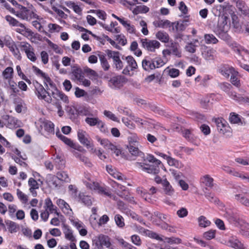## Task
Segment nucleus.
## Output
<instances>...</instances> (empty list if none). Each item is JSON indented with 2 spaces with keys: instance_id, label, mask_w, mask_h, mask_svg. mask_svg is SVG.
<instances>
[{
  "instance_id": "59",
  "label": "nucleus",
  "mask_w": 249,
  "mask_h": 249,
  "mask_svg": "<svg viewBox=\"0 0 249 249\" xmlns=\"http://www.w3.org/2000/svg\"><path fill=\"white\" fill-rule=\"evenodd\" d=\"M9 50L13 53L15 57H16L18 59H21V56L20 52L16 45L12 44L9 47Z\"/></svg>"
},
{
  "instance_id": "24",
  "label": "nucleus",
  "mask_w": 249,
  "mask_h": 249,
  "mask_svg": "<svg viewBox=\"0 0 249 249\" xmlns=\"http://www.w3.org/2000/svg\"><path fill=\"white\" fill-rule=\"evenodd\" d=\"M45 210L49 211L50 213H55L57 215H59V213L56 211V207L54 206L50 198H47L45 200Z\"/></svg>"
},
{
  "instance_id": "10",
  "label": "nucleus",
  "mask_w": 249,
  "mask_h": 249,
  "mask_svg": "<svg viewBox=\"0 0 249 249\" xmlns=\"http://www.w3.org/2000/svg\"><path fill=\"white\" fill-rule=\"evenodd\" d=\"M56 135L66 144L69 145L74 149H75L79 152H81L84 150L81 146L77 143H74L71 139L61 134L59 131L56 132Z\"/></svg>"
},
{
  "instance_id": "7",
  "label": "nucleus",
  "mask_w": 249,
  "mask_h": 249,
  "mask_svg": "<svg viewBox=\"0 0 249 249\" xmlns=\"http://www.w3.org/2000/svg\"><path fill=\"white\" fill-rule=\"evenodd\" d=\"M37 126L40 132L44 130L49 133H54V124L50 121L41 119L38 121Z\"/></svg>"
},
{
  "instance_id": "45",
  "label": "nucleus",
  "mask_w": 249,
  "mask_h": 249,
  "mask_svg": "<svg viewBox=\"0 0 249 249\" xmlns=\"http://www.w3.org/2000/svg\"><path fill=\"white\" fill-rule=\"evenodd\" d=\"M205 42L206 44H216L218 42V40L213 34H205L204 35Z\"/></svg>"
},
{
  "instance_id": "11",
  "label": "nucleus",
  "mask_w": 249,
  "mask_h": 249,
  "mask_svg": "<svg viewBox=\"0 0 249 249\" xmlns=\"http://www.w3.org/2000/svg\"><path fill=\"white\" fill-rule=\"evenodd\" d=\"M237 71L231 66L229 65H223L220 67L218 70L219 72L226 78H229Z\"/></svg>"
},
{
  "instance_id": "12",
  "label": "nucleus",
  "mask_w": 249,
  "mask_h": 249,
  "mask_svg": "<svg viewBox=\"0 0 249 249\" xmlns=\"http://www.w3.org/2000/svg\"><path fill=\"white\" fill-rule=\"evenodd\" d=\"M230 28V20L228 15L223 14L219 17L217 29L229 30Z\"/></svg>"
},
{
  "instance_id": "1",
  "label": "nucleus",
  "mask_w": 249,
  "mask_h": 249,
  "mask_svg": "<svg viewBox=\"0 0 249 249\" xmlns=\"http://www.w3.org/2000/svg\"><path fill=\"white\" fill-rule=\"evenodd\" d=\"M161 162L152 154H147L143 157L141 162H136L135 166L138 169L148 174L157 175L160 171Z\"/></svg>"
},
{
  "instance_id": "26",
  "label": "nucleus",
  "mask_w": 249,
  "mask_h": 249,
  "mask_svg": "<svg viewBox=\"0 0 249 249\" xmlns=\"http://www.w3.org/2000/svg\"><path fill=\"white\" fill-rule=\"evenodd\" d=\"M157 39L163 43H169L170 37L167 33L164 31H159L155 35Z\"/></svg>"
},
{
  "instance_id": "16",
  "label": "nucleus",
  "mask_w": 249,
  "mask_h": 249,
  "mask_svg": "<svg viewBox=\"0 0 249 249\" xmlns=\"http://www.w3.org/2000/svg\"><path fill=\"white\" fill-rule=\"evenodd\" d=\"M17 28L15 31L26 36L33 37L34 36V33L30 29L27 28L23 24L19 22L18 24L16 26Z\"/></svg>"
},
{
  "instance_id": "61",
  "label": "nucleus",
  "mask_w": 249,
  "mask_h": 249,
  "mask_svg": "<svg viewBox=\"0 0 249 249\" xmlns=\"http://www.w3.org/2000/svg\"><path fill=\"white\" fill-rule=\"evenodd\" d=\"M115 186L114 187H117V194L119 195V194H127L128 191L127 190V188L121 184H119L118 183L115 182L114 183Z\"/></svg>"
},
{
  "instance_id": "47",
  "label": "nucleus",
  "mask_w": 249,
  "mask_h": 249,
  "mask_svg": "<svg viewBox=\"0 0 249 249\" xmlns=\"http://www.w3.org/2000/svg\"><path fill=\"white\" fill-rule=\"evenodd\" d=\"M79 197L81 202L86 205L90 206L92 204V199L90 196H87L84 193H80Z\"/></svg>"
},
{
  "instance_id": "58",
  "label": "nucleus",
  "mask_w": 249,
  "mask_h": 249,
  "mask_svg": "<svg viewBox=\"0 0 249 249\" xmlns=\"http://www.w3.org/2000/svg\"><path fill=\"white\" fill-rule=\"evenodd\" d=\"M21 51H24L25 53L29 52L31 50H33L32 46L26 42H21L19 45Z\"/></svg>"
},
{
  "instance_id": "18",
  "label": "nucleus",
  "mask_w": 249,
  "mask_h": 249,
  "mask_svg": "<svg viewBox=\"0 0 249 249\" xmlns=\"http://www.w3.org/2000/svg\"><path fill=\"white\" fill-rule=\"evenodd\" d=\"M231 221L233 220L235 221V224L236 226L239 227L240 228L239 233L242 232V231H246L249 230V223H247L241 219H236L235 217L230 216Z\"/></svg>"
},
{
  "instance_id": "42",
  "label": "nucleus",
  "mask_w": 249,
  "mask_h": 249,
  "mask_svg": "<svg viewBox=\"0 0 249 249\" xmlns=\"http://www.w3.org/2000/svg\"><path fill=\"white\" fill-rule=\"evenodd\" d=\"M169 43V45H168L169 47L171 48V51H172V53L178 56V57L180 56V52L178 49V46L177 43L174 42L173 40H170Z\"/></svg>"
},
{
  "instance_id": "20",
  "label": "nucleus",
  "mask_w": 249,
  "mask_h": 249,
  "mask_svg": "<svg viewBox=\"0 0 249 249\" xmlns=\"http://www.w3.org/2000/svg\"><path fill=\"white\" fill-rule=\"evenodd\" d=\"M236 6L241 14L249 17V8L243 1L238 0L236 1Z\"/></svg>"
},
{
  "instance_id": "52",
  "label": "nucleus",
  "mask_w": 249,
  "mask_h": 249,
  "mask_svg": "<svg viewBox=\"0 0 249 249\" xmlns=\"http://www.w3.org/2000/svg\"><path fill=\"white\" fill-rule=\"evenodd\" d=\"M100 244L102 246H105L107 248H109L111 245V243L109 241V238L108 236L105 235H102L99 236V238Z\"/></svg>"
},
{
  "instance_id": "33",
  "label": "nucleus",
  "mask_w": 249,
  "mask_h": 249,
  "mask_svg": "<svg viewBox=\"0 0 249 249\" xmlns=\"http://www.w3.org/2000/svg\"><path fill=\"white\" fill-rule=\"evenodd\" d=\"M65 5L72 9L75 13L78 15H81L82 13V9L79 5L76 4L74 2L71 1H67L65 2Z\"/></svg>"
},
{
  "instance_id": "8",
  "label": "nucleus",
  "mask_w": 249,
  "mask_h": 249,
  "mask_svg": "<svg viewBox=\"0 0 249 249\" xmlns=\"http://www.w3.org/2000/svg\"><path fill=\"white\" fill-rule=\"evenodd\" d=\"M122 59L125 60L127 64L123 71V74L128 75L130 73V70L134 71L137 68V62L132 56L129 55L125 57L123 56Z\"/></svg>"
},
{
  "instance_id": "64",
  "label": "nucleus",
  "mask_w": 249,
  "mask_h": 249,
  "mask_svg": "<svg viewBox=\"0 0 249 249\" xmlns=\"http://www.w3.org/2000/svg\"><path fill=\"white\" fill-rule=\"evenodd\" d=\"M231 18L233 27L236 29H239L240 28V25L237 16L233 13L231 14Z\"/></svg>"
},
{
  "instance_id": "54",
  "label": "nucleus",
  "mask_w": 249,
  "mask_h": 249,
  "mask_svg": "<svg viewBox=\"0 0 249 249\" xmlns=\"http://www.w3.org/2000/svg\"><path fill=\"white\" fill-rule=\"evenodd\" d=\"M235 199L238 201L246 206L249 207V199L240 195H235Z\"/></svg>"
},
{
  "instance_id": "35",
  "label": "nucleus",
  "mask_w": 249,
  "mask_h": 249,
  "mask_svg": "<svg viewBox=\"0 0 249 249\" xmlns=\"http://www.w3.org/2000/svg\"><path fill=\"white\" fill-rule=\"evenodd\" d=\"M42 78L44 79V83L47 89H50L49 87L52 88V91H54L57 88L54 83L53 82L47 74Z\"/></svg>"
},
{
  "instance_id": "48",
  "label": "nucleus",
  "mask_w": 249,
  "mask_h": 249,
  "mask_svg": "<svg viewBox=\"0 0 249 249\" xmlns=\"http://www.w3.org/2000/svg\"><path fill=\"white\" fill-rule=\"evenodd\" d=\"M123 26L126 29L127 31L130 34L135 33V28L133 25L130 24L129 21L125 20L124 19L121 23Z\"/></svg>"
},
{
  "instance_id": "23",
  "label": "nucleus",
  "mask_w": 249,
  "mask_h": 249,
  "mask_svg": "<svg viewBox=\"0 0 249 249\" xmlns=\"http://www.w3.org/2000/svg\"><path fill=\"white\" fill-rule=\"evenodd\" d=\"M73 226L78 230L79 233L82 236H85L87 234V231L85 229V226L79 220H74L71 221Z\"/></svg>"
},
{
  "instance_id": "27",
  "label": "nucleus",
  "mask_w": 249,
  "mask_h": 249,
  "mask_svg": "<svg viewBox=\"0 0 249 249\" xmlns=\"http://www.w3.org/2000/svg\"><path fill=\"white\" fill-rule=\"evenodd\" d=\"M52 96L57 100L60 99L65 103L68 102V97L57 89L54 91H52Z\"/></svg>"
},
{
  "instance_id": "21",
  "label": "nucleus",
  "mask_w": 249,
  "mask_h": 249,
  "mask_svg": "<svg viewBox=\"0 0 249 249\" xmlns=\"http://www.w3.org/2000/svg\"><path fill=\"white\" fill-rule=\"evenodd\" d=\"M227 245L235 249H246L240 241L233 237H231L228 241Z\"/></svg>"
},
{
  "instance_id": "6",
  "label": "nucleus",
  "mask_w": 249,
  "mask_h": 249,
  "mask_svg": "<svg viewBox=\"0 0 249 249\" xmlns=\"http://www.w3.org/2000/svg\"><path fill=\"white\" fill-rule=\"evenodd\" d=\"M142 46L148 51L154 52L160 46V43L156 40H150L147 38L141 39Z\"/></svg>"
},
{
  "instance_id": "14",
  "label": "nucleus",
  "mask_w": 249,
  "mask_h": 249,
  "mask_svg": "<svg viewBox=\"0 0 249 249\" xmlns=\"http://www.w3.org/2000/svg\"><path fill=\"white\" fill-rule=\"evenodd\" d=\"M71 79L76 82L82 80V77L84 76L82 69L77 65L71 67Z\"/></svg>"
},
{
  "instance_id": "30",
  "label": "nucleus",
  "mask_w": 249,
  "mask_h": 249,
  "mask_svg": "<svg viewBox=\"0 0 249 249\" xmlns=\"http://www.w3.org/2000/svg\"><path fill=\"white\" fill-rule=\"evenodd\" d=\"M162 187L166 195L172 196L174 194L175 191L174 189L166 178L164 179V181L163 182Z\"/></svg>"
},
{
  "instance_id": "29",
  "label": "nucleus",
  "mask_w": 249,
  "mask_h": 249,
  "mask_svg": "<svg viewBox=\"0 0 249 249\" xmlns=\"http://www.w3.org/2000/svg\"><path fill=\"white\" fill-rule=\"evenodd\" d=\"M229 30L217 29L215 33L217 36L221 39L230 42L231 39V36L228 34Z\"/></svg>"
},
{
  "instance_id": "22",
  "label": "nucleus",
  "mask_w": 249,
  "mask_h": 249,
  "mask_svg": "<svg viewBox=\"0 0 249 249\" xmlns=\"http://www.w3.org/2000/svg\"><path fill=\"white\" fill-rule=\"evenodd\" d=\"M17 195L18 198L23 205V207L27 209H30V206H28V196L23 193L19 189L17 190Z\"/></svg>"
},
{
  "instance_id": "49",
  "label": "nucleus",
  "mask_w": 249,
  "mask_h": 249,
  "mask_svg": "<svg viewBox=\"0 0 249 249\" xmlns=\"http://www.w3.org/2000/svg\"><path fill=\"white\" fill-rule=\"evenodd\" d=\"M54 160L58 169H61L64 168L65 161L62 156L56 155L54 159Z\"/></svg>"
},
{
  "instance_id": "51",
  "label": "nucleus",
  "mask_w": 249,
  "mask_h": 249,
  "mask_svg": "<svg viewBox=\"0 0 249 249\" xmlns=\"http://www.w3.org/2000/svg\"><path fill=\"white\" fill-rule=\"evenodd\" d=\"M230 46L231 47L233 51L239 55L241 54V52L242 51H245V52H247V50L244 49L242 47L235 42L231 43Z\"/></svg>"
},
{
  "instance_id": "38",
  "label": "nucleus",
  "mask_w": 249,
  "mask_h": 249,
  "mask_svg": "<svg viewBox=\"0 0 249 249\" xmlns=\"http://www.w3.org/2000/svg\"><path fill=\"white\" fill-rule=\"evenodd\" d=\"M7 87L11 90V95L17 94L19 92L17 83L13 80L7 81Z\"/></svg>"
},
{
  "instance_id": "32",
  "label": "nucleus",
  "mask_w": 249,
  "mask_h": 249,
  "mask_svg": "<svg viewBox=\"0 0 249 249\" xmlns=\"http://www.w3.org/2000/svg\"><path fill=\"white\" fill-rule=\"evenodd\" d=\"M98 56L99 58L101 65L103 70L105 71H108L110 68V65L106 58L105 54L101 53H98Z\"/></svg>"
},
{
  "instance_id": "15",
  "label": "nucleus",
  "mask_w": 249,
  "mask_h": 249,
  "mask_svg": "<svg viewBox=\"0 0 249 249\" xmlns=\"http://www.w3.org/2000/svg\"><path fill=\"white\" fill-rule=\"evenodd\" d=\"M215 123L219 133L224 134L228 131V124L224 119L222 118L215 119Z\"/></svg>"
},
{
  "instance_id": "28",
  "label": "nucleus",
  "mask_w": 249,
  "mask_h": 249,
  "mask_svg": "<svg viewBox=\"0 0 249 249\" xmlns=\"http://www.w3.org/2000/svg\"><path fill=\"white\" fill-rule=\"evenodd\" d=\"M129 10H131L133 14L138 15L139 14H145L149 11V8L146 5H141L137 6L134 8H129Z\"/></svg>"
},
{
  "instance_id": "34",
  "label": "nucleus",
  "mask_w": 249,
  "mask_h": 249,
  "mask_svg": "<svg viewBox=\"0 0 249 249\" xmlns=\"http://www.w3.org/2000/svg\"><path fill=\"white\" fill-rule=\"evenodd\" d=\"M170 21L167 19H158L153 22V24L155 27L161 28H168V26L170 25Z\"/></svg>"
},
{
  "instance_id": "3",
  "label": "nucleus",
  "mask_w": 249,
  "mask_h": 249,
  "mask_svg": "<svg viewBox=\"0 0 249 249\" xmlns=\"http://www.w3.org/2000/svg\"><path fill=\"white\" fill-rule=\"evenodd\" d=\"M34 86L35 94L39 100H43L48 103H51L52 99L50 93L47 91L48 89H45L37 82L34 83Z\"/></svg>"
},
{
  "instance_id": "17",
  "label": "nucleus",
  "mask_w": 249,
  "mask_h": 249,
  "mask_svg": "<svg viewBox=\"0 0 249 249\" xmlns=\"http://www.w3.org/2000/svg\"><path fill=\"white\" fill-rule=\"evenodd\" d=\"M154 216L157 217L160 221L163 222V223H160L158 221L159 223H160L159 226L163 229H167L168 227V224L166 223L168 221V215L160 213L158 211L155 212L154 213Z\"/></svg>"
},
{
  "instance_id": "63",
  "label": "nucleus",
  "mask_w": 249,
  "mask_h": 249,
  "mask_svg": "<svg viewBox=\"0 0 249 249\" xmlns=\"http://www.w3.org/2000/svg\"><path fill=\"white\" fill-rule=\"evenodd\" d=\"M104 115L107 117L108 119L116 122H120L119 119L115 116V115L112 112L108 110H105L104 111Z\"/></svg>"
},
{
  "instance_id": "5",
  "label": "nucleus",
  "mask_w": 249,
  "mask_h": 249,
  "mask_svg": "<svg viewBox=\"0 0 249 249\" xmlns=\"http://www.w3.org/2000/svg\"><path fill=\"white\" fill-rule=\"evenodd\" d=\"M77 136L80 142L88 149L94 150V145L87 133L83 130L79 129L77 132Z\"/></svg>"
},
{
  "instance_id": "39",
  "label": "nucleus",
  "mask_w": 249,
  "mask_h": 249,
  "mask_svg": "<svg viewBox=\"0 0 249 249\" xmlns=\"http://www.w3.org/2000/svg\"><path fill=\"white\" fill-rule=\"evenodd\" d=\"M14 70L11 67H7L2 72L3 78L7 81L12 80L13 78Z\"/></svg>"
},
{
  "instance_id": "60",
  "label": "nucleus",
  "mask_w": 249,
  "mask_h": 249,
  "mask_svg": "<svg viewBox=\"0 0 249 249\" xmlns=\"http://www.w3.org/2000/svg\"><path fill=\"white\" fill-rule=\"evenodd\" d=\"M6 223L8 226V230L11 233L16 232L17 231V225L15 222L8 220L6 222Z\"/></svg>"
},
{
  "instance_id": "9",
  "label": "nucleus",
  "mask_w": 249,
  "mask_h": 249,
  "mask_svg": "<svg viewBox=\"0 0 249 249\" xmlns=\"http://www.w3.org/2000/svg\"><path fill=\"white\" fill-rule=\"evenodd\" d=\"M219 88L226 92L228 96L232 100H235L238 94L233 90L231 85L227 82H222L218 85Z\"/></svg>"
},
{
  "instance_id": "44",
  "label": "nucleus",
  "mask_w": 249,
  "mask_h": 249,
  "mask_svg": "<svg viewBox=\"0 0 249 249\" xmlns=\"http://www.w3.org/2000/svg\"><path fill=\"white\" fill-rule=\"evenodd\" d=\"M136 191L137 194L146 201H149L150 200V194L148 193L143 188L138 187L137 188Z\"/></svg>"
},
{
  "instance_id": "41",
  "label": "nucleus",
  "mask_w": 249,
  "mask_h": 249,
  "mask_svg": "<svg viewBox=\"0 0 249 249\" xmlns=\"http://www.w3.org/2000/svg\"><path fill=\"white\" fill-rule=\"evenodd\" d=\"M215 52V50L213 49H208L202 53V54L206 60H211L214 59Z\"/></svg>"
},
{
  "instance_id": "25",
  "label": "nucleus",
  "mask_w": 249,
  "mask_h": 249,
  "mask_svg": "<svg viewBox=\"0 0 249 249\" xmlns=\"http://www.w3.org/2000/svg\"><path fill=\"white\" fill-rule=\"evenodd\" d=\"M83 182L86 187L90 190H94L98 192H99V191H103V187L100 186L98 182L94 181L93 180L90 182L83 181Z\"/></svg>"
},
{
  "instance_id": "46",
  "label": "nucleus",
  "mask_w": 249,
  "mask_h": 249,
  "mask_svg": "<svg viewBox=\"0 0 249 249\" xmlns=\"http://www.w3.org/2000/svg\"><path fill=\"white\" fill-rule=\"evenodd\" d=\"M14 103L16 105L15 109L16 112L18 113L21 112L24 105L23 101L20 98H16L14 100Z\"/></svg>"
},
{
  "instance_id": "50",
  "label": "nucleus",
  "mask_w": 249,
  "mask_h": 249,
  "mask_svg": "<svg viewBox=\"0 0 249 249\" xmlns=\"http://www.w3.org/2000/svg\"><path fill=\"white\" fill-rule=\"evenodd\" d=\"M114 220L118 227L121 228L124 227L125 223L124 219L122 215L119 214H116L114 216Z\"/></svg>"
},
{
  "instance_id": "4",
  "label": "nucleus",
  "mask_w": 249,
  "mask_h": 249,
  "mask_svg": "<svg viewBox=\"0 0 249 249\" xmlns=\"http://www.w3.org/2000/svg\"><path fill=\"white\" fill-rule=\"evenodd\" d=\"M106 53L109 58L112 59L113 66L116 70H120L124 68V63L120 59V53L119 52L107 50Z\"/></svg>"
},
{
  "instance_id": "43",
  "label": "nucleus",
  "mask_w": 249,
  "mask_h": 249,
  "mask_svg": "<svg viewBox=\"0 0 249 249\" xmlns=\"http://www.w3.org/2000/svg\"><path fill=\"white\" fill-rule=\"evenodd\" d=\"M56 178L59 180L64 181V182H69L70 179L69 178V176L67 172L65 171H59L56 174V176H53V178Z\"/></svg>"
},
{
  "instance_id": "31",
  "label": "nucleus",
  "mask_w": 249,
  "mask_h": 249,
  "mask_svg": "<svg viewBox=\"0 0 249 249\" xmlns=\"http://www.w3.org/2000/svg\"><path fill=\"white\" fill-rule=\"evenodd\" d=\"M239 76V73L237 71L231 75L230 78L231 83L237 88H239L241 86V83Z\"/></svg>"
},
{
  "instance_id": "36",
  "label": "nucleus",
  "mask_w": 249,
  "mask_h": 249,
  "mask_svg": "<svg viewBox=\"0 0 249 249\" xmlns=\"http://www.w3.org/2000/svg\"><path fill=\"white\" fill-rule=\"evenodd\" d=\"M63 232L65 236V238L71 242H74L75 239L73 235L72 230L69 226L64 225L63 227Z\"/></svg>"
},
{
  "instance_id": "56",
  "label": "nucleus",
  "mask_w": 249,
  "mask_h": 249,
  "mask_svg": "<svg viewBox=\"0 0 249 249\" xmlns=\"http://www.w3.org/2000/svg\"><path fill=\"white\" fill-rule=\"evenodd\" d=\"M100 119L98 117H87L85 119V122L90 126H93L97 125Z\"/></svg>"
},
{
  "instance_id": "37",
  "label": "nucleus",
  "mask_w": 249,
  "mask_h": 249,
  "mask_svg": "<svg viewBox=\"0 0 249 249\" xmlns=\"http://www.w3.org/2000/svg\"><path fill=\"white\" fill-rule=\"evenodd\" d=\"M200 181L208 187L212 188L213 186V179L208 175H206L201 177Z\"/></svg>"
},
{
  "instance_id": "55",
  "label": "nucleus",
  "mask_w": 249,
  "mask_h": 249,
  "mask_svg": "<svg viewBox=\"0 0 249 249\" xmlns=\"http://www.w3.org/2000/svg\"><path fill=\"white\" fill-rule=\"evenodd\" d=\"M229 120L232 124H238L241 122L240 116L234 112L230 113Z\"/></svg>"
},
{
  "instance_id": "53",
  "label": "nucleus",
  "mask_w": 249,
  "mask_h": 249,
  "mask_svg": "<svg viewBox=\"0 0 249 249\" xmlns=\"http://www.w3.org/2000/svg\"><path fill=\"white\" fill-rule=\"evenodd\" d=\"M117 110L120 114L128 116L131 119H134V116L132 115V112L129 109L123 107H119Z\"/></svg>"
},
{
  "instance_id": "57",
  "label": "nucleus",
  "mask_w": 249,
  "mask_h": 249,
  "mask_svg": "<svg viewBox=\"0 0 249 249\" xmlns=\"http://www.w3.org/2000/svg\"><path fill=\"white\" fill-rule=\"evenodd\" d=\"M48 44L49 47L52 49L55 53L58 54H62L63 53V50L57 44L53 43L49 40L48 41Z\"/></svg>"
},
{
  "instance_id": "19",
  "label": "nucleus",
  "mask_w": 249,
  "mask_h": 249,
  "mask_svg": "<svg viewBox=\"0 0 249 249\" xmlns=\"http://www.w3.org/2000/svg\"><path fill=\"white\" fill-rule=\"evenodd\" d=\"M142 68L146 71H149L155 69V66L153 60L149 56L145 57L142 61Z\"/></svg>"
},
{
  "instance_id": "13",
  "label": "nucleus",
  "mask_w": 249,
  "mask_h": 249,
  "mask_svg": "<svg viewBox=\"0 0 249 249\" xmlns=\"http://www.w3.org/2000/svg\"><path fill=\"white\" fill-rule=\"evenodd\" d=\"M124 79L121 76H114L108 81L109 86L114 89H119L123 86Z\"/></svg>"
},
{
  "instance_id": "40",
  "label": "nucleus",
  "mask_w": 249,
  "mask_h": 249,
  "mask_svg": "<svg viewBox=\"0 0 249 249\" xmlns=\"http://www.w3.org/2000/svg\"><path fill=\"white\" fill-rule=\"evenodd\" d=\"M168 164L170 166H175V167L181 169L183 167V164L180 161L169 157L167 160Z\"/></svg>"
},
{
  "instance_id": "2",
  "label": "nucleus",
  "mask_w": 249,
  "mask_h": 249,
  "mask_svg": "<svg viewBox=\"0 0 249 249\" xmlns=\"http://www.w3.org/2000/svg\"><path fill=\"white\" fill-rule=\"evenodd\" d=\"M15 15L18 18L26 21H30L32 19L39 18L36 10L32 5L28 8L21 5H18V10L16 11Z\"/></svg>"
},
{
  "instance_id": "62",
  "label": "nucleus",
  "mask_w": 249,
  "mask_h": 249,
  "mask_svg": "<svg viewBox=\"0 0 249 249\" xmlns=\"http://www.w3.org/2000/svg\"><path fill=\"white\" fill-rule=\"evenodd\" d=\"M49 31L50 33L59 32L62 29V27L56 24L49 23L48 25Z\"/></svg>"
}]
</instances>
